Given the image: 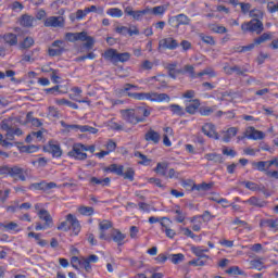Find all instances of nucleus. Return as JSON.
<instances>
[{
    "label": "nucleus",
    "instance_id": "6e6d98bb",
    "mask_svg": "<svg viewBox=\"0 0 278 278\" xmlns=\"http://www.w3.org/2000/svg\"><path fill=\"white\" fill-rule=\"evenodd\" d=\"M174 214H177L175 217L176 223H184L186 220V214L181 211L180 206H177V210L174 211Z\"/></svg>",
    "mask_w": 278,
    "mask_h": 278
},
{
    "label": "nucleus",
    "instance_id": "ddd939ff",
    "mask_svg": "<svg viewBox=\"0 0 278 278\" xmlns=\"http://www.w3.org/2000/svg\"><path fill=\"white\" fill-rule=\"evenodd\" d=\"M124 12L127 16H132L134 21H142V16L151 14V8L147 7L143 10L135 11L132 7H126Z\"/></svg>",
    "mask_w": 278,
    "mask_h": 278
},
{
    "label": "nucleus",
    "instance_id": "a19ab883",
    "mask_svg": "<svg viewBox=\"0 0 278 278\" xmlns=\"http://www.w3.org/2000/svg\"><path fill=\"white\" fill-rule=\"evenodd\" d=\"M204 160H207V162H215V164H223V154L218 153H206L204 155Z\"/></svg>",
    "mask_w": 278,
    "mask_h": 278
},
{
    "label": "nucleus",
    "instance_id": "338daca9",
    "mask_svg": "<svg viewBox=\"0 0 278 278\" xmlns=\"http://www.w3.org/2000/svg\"><path fill=\"white\" fill-rule=\"evenodd\" d=\"M223 155H227L228 157H236L238 155V152H236V150L233 149H229L227 147H225L222 150Z\"/></svg>",
    "mask_w": 278,
    "mask_h": 278
},
{
    "label": "nucleus",
    "instance_id": "49530a36",
    "mask_svg": "<svg viewBox=\"0 0 278 278\" xmlns=\"http://www.w3.org/2000/svg\"><path fill=\"white\" fill-rule=\"evenodd\" d=\"M194 220H204L205 223H210V220H212V214L210 211H205L202 215L193 216L190 223H194Z\"/></svg>",
    "mask_w": 278,
    "mask_h": 278
},
{
    "label": "nucleus",
    "instance_id": "37998d69",
    "mask_svg": "<svg viewBox=\"0 0 278 278\" xmlns=\"http://www.w3.org/2000/svg\"><path fill=\"white\" fill-rule=\"evenodd\" d=\"M86 16H88L86 9L85 10L78 9L75 15H70V20L72 21V23H75V21H84Z\"/></svg>",
    "mask_w": 278,
    "mask_h": 278
},
{
    "label": "nucleus",
    "instance_id": "4d7b16f0",
    "mask_svg": "<svg viewBox=\"0 0 278 278\" xmlns=\"http://www.w3.org/2000/svg\"><path fill=\"white\" fill-rule=\"evenodd\" d=\"M205 75H207L210 78L216 77V71H214L212 67H207L204 71L198 73V77H203Z\"/></svg>",
    "mask_w": 278,
    "mask_h": 278
},
{
    "label": "nucleus",
    "instance_id": "c85d7f7f",
    "mask_svg": "<svg viewBox=\"0 0 278 278\" xmlns=\"http://www.w3.org/2000/svg\"><path fill=\"white\" fill-rule=\"evenodd\" d=\"M37 216L40 220L45 222V225H48V227H53V217H51V213H49V211L41 208L38 211Z\"/></svg>",
    "mask_w": 278,
    "mask_h": 278
},
{
    "label": "nucleus",
    "instance_id": "603ef678",
    "mask_svg": "<svg viewBox=\"0 0 278 278\" xmlns=\"http://www.w3.org/2000/svg\"><path fill=\"white\" fill-rule=\"evenodd\" d=\"M169 110L176 116H184V114H186V112L184 111V108H181V105L179 104H172L169 106Z\"/></svg>",
    "mask_w": 278,
    "mask_h": 278
},
{
    "label": "nucleus",
    "instance_id": "9d476101",
    "mask_svg": "<svg viewBox=\"0 0 278 278\" xmlns=\"http://www.w3.org/2000/svg\"><path fill=\"white\" fill-rule=\"evenodd\" d=\"M46 27H53L64 29L66 26V18L64 16H49L43 21Z\"/></svg>",
    "mask_w": 278,
    "mask_h": 278
},
{
    "label": "nucleus",
    "instance_id": "f704fd0d",
    "mask_svg": "<svg viewBox=\"0 0 278 278\" xmlns=\"http://www.w3.org/2000/svg\"><path fill=\"white\" fill-rule=\"evenodd\" d=\"M191 251L195 257H200V258L204 257L206 260H210V255L205 254V253H210V249L207 248L203 249V247H193L191 248Z\"/></svg>",
    "mask_w": 278,
    "mask_h": 278
},
{
    "label": "nucleus",
    "instance_id": "393cba45",
    "mask_svg": "<svg viewBox=\"0 0 278 278\" xmlns=\"http://www.w3.org/2000/svg\"><path fill=\"white\" fill-rule=\"evenodd\" d=\"M18 23H20L21 27H26L27 29H31V27H34L36 25V17H34L29 14H23L20 17Z\"/></svg>",
    "mask_w": 278,
    "mask_h": 278
},
{
    "label": "nucleus",
    "instance_id": "20e7f679",
    "mask_svg": "<svg viewBox=\"0 0 278 278\" xmlns=\"http://www.w3.org/2000/svg\"><path fill=\"white\" fill-rule=\"evenodd\" d=\"M99 262V256L97 254H91L87 257L73 256L71 258V264L75 268V270H79V268H84L87 273H92V264H97Z\"/></svg>",
    "mask_w": 278,
    "mask_h": 278
},
{
    "label": "nucleus",
    "instance_id": "680f3d73",
    "mask_svg": "<svg viewBox=\"0 0 278 278\" xmlns=\"http://www.w3.org/2000/svg\"><path fill=\"white\" fill-rule=\"evenodd\" d=\"M104 147H105V149H106V151H108L109 153H114V151H116L117 144H116V142L114 141V139H109V140L106 141V143L104 144Z\"/></svg>",
    "mask_w": 278,
    "mask_h": 278
},
{
    "label": "nucleus",
    "instance_id": "423d86ee",
    "mask_svg": "<svg viewBox=\"0 0 278 278\" xmlns=\"http://www.w3.org/2000/svg\"><path fill=\"white\" fill-rule=\"evenodd\" d=\"M125 166L118 164H111L109 167L104 168V173H113L114 175H118V177H124V179H128V181H134L136 177V170L134 167H128L124 173Z\"/></svg>",
    "mask_w": 278,
    "mask_h": 278
},
{
    "label": "nucleus",
    "instance_id": "5701e85b",
    "mask_svg": "<svg viewBox=\"0 0 278 278\" xmlns=\"http://www.w3.org/2000/svg\"><path fill=\"white\" fill-rule=\"evenodd\" d=\"M224 72L226 73V75H233V73H236V75L244 76V73H249V67H247V65H244L243 67L238 65L224 66Z\"/></svg>",
    "mask_w": 278,
    "mask_h": 278
},
{
    "label": "nucleus",
    "instance_id": "39448f33",
    "mask_svg": "<svg viewBox=\"0 0 278 278\" xmlns=\"http://www.w3.org/2000/svg\"><path fill=\"white\" fill-rule=\"evenodd\" d=\"M102 58L106 60L108 62H112V64H118L121 62L122 64H125V62H129L131 60V53L129 52H122L119 53L114 48H109L104 51L102 54Z\"/></svg>",
    "mask_w": 278,
    "mask_h": 278
},
{
    "label": "nucleus",
    "instance_id": "ea45409f",
    "mask_svg": "<svg viewBox=\"0 0 278 278\" xmlns=\"http://www.w3.org/2000/svg\"><path fill=\"white\" fill-rule=\"evenodd\" d=\"M236 136H238V128L230 127L225 131L223 140L224 142H231V138H236Z\"/></svg>",
    "mask_w": 278,
    "mask_h": 278
},
{
    "label": "nucleus",
    "instance_id": "aec40b11",
    "mask_svg": "<svg viewBox=\"0 0 278 278\" xmlns=\"http://www.w3.org/2000/svg\"><path fill=\"white\" fill-rule=\"evenodd\" d=\"M65 220L70 223V229H72L74 236L81 233V224L79 223V219H77L75 215L67 214L65 217Z\"/></svg>",
    "mask_w": 278,
    "mask_h": 278
},
{
    "label": "nucleus",
    "instance_id": "cd10ccee",
    "mask_svg": "<svg viewBox=\"0 0 278 278\" xmlns=\"http://www.w3.org/2000/svg\"><path fill=\"white\" fill-rule=\"evenodd\" d=\"M132 110L135 111L137 118H143V123L151 116V109L148 106L141 105Z\"/></svg>",
    "mask_w": 278,
    "mask_h": 278
},
{
    "label": "nucleus",
    "instance_id": "b1692460",
    "mask_svg": "<svg viewBox=\"0 0 278 278\" xmlns=\"http://www.w3.org/2000/svg\"><path fill=\"white\" fill-rule=\"evenodd\" d=\"M148 81H150L154 90H162V88H166L167 86L166 80H164V76L162 75L150 77Z\"/></svg>",
    "mask_w": 278,
    "mask_h": 278
},
{
    "label": "nucleus",
    "instance_id": "3c124183",
    "mask_svg": "<svg viewBox=\"0 0 278 278\" xmlns=\"http://www.w3.org/2000/svg\"><path fill=\"white\" fill-rule=\"evenodd\" d=\"M41 236V233L28 232V238H34L39 247H47V241L40 239Z\"/></svg>",
    "mask_w": 278,
    "mask_h": 278
},
{
    "label": "nucleus",
    "instance_id": "f3484780",
    "mask_svg": "<svg viewBox=\"0 0 278 278\" xmlns=\"http://www.w3.org/2000/svg\"><path fill=\"white\" fill-rule=\"evenodd\" d=\"M144 140L148 144H159L162 141V135L160 131L150 128L144 134Z\"/></svg>",
    "mask_w": 278,
    "mask_h": 278
},
{
    "label": "nucleus",
    "instance_id": "4c0bfd02",
    "mask_svg": "<svg viewBox=\"0 0 278 278\" xmlns=\"http://www.w3.org/2000/svg\"><path fill=\"white\" fill-rule=\"evenodd\" d=\"M245 203H249L250 205H253L254 207H266L268 205V202L257 198V197H251L245 201Z\"/></svg>",
    "mask_w": 278,
    "mask_h": 278
},
{
    "label": "nucleus",
    "instance_id": "412c9836",
    "mask_svg": "<svg viewBox=\"0 0 278 278\" xmlns=\"http://www.w3.org/2000/svg\"><path fill=\"white\" fill-rule=\"evenodd\" d=\"M245 136L249 140H264V138H266L264 131L257 130L253 126L245 129Z\"/></svg>",
    "mask_w": 278,
    "mask_h": 278
},
{
    "label": "nucleus",
    "instance_id": "7c9ffc66",
    "mask_svg": "<svg viewBox=\"0 0 278 278\" xmlns=\"http://www.w3.org/2000/svg\"><path fill=\"white\" fill-rule=\"evenodd\" d=\"M161 45H162L163 49H168L169 51H175V49H177V47H179V42H177V39H175L173 37L164 38L161 41Z\"/></svg>",
    "mask_w": 278,
    "mask_h": 278
},
{
    "label": "nucleus",
    "instance_id": "c756f323",
    "mask_svg": "<svg viewBox=\"0 0 278 278\" xmlns=\"http://www.w3.org/2000/svg\"><path fill=\"white\" fill-rule=\"evenodd\" d=\"M65 40H68V42H77V40H80L81 42H86V31L66 33Z\"/></svg>",
    "mask_w": 278,
    "mask_h": 278
},
{
    "label": "nucleus",
    "instance_id": "9b49d317",
    "mask_svg": "<svg viewBox=\"0 0 278 278\" xmlns=\"http://www.w3.org/2000/svg\"><path fill=\"white\" fill-rule=\"evenodd\" d=\"M121 114L126 123L130 125H138V123H144V118H140L136 115L134 109L122 110Z\"/></svg>",
    "mask_w": 278,
    "mask_h": 278
},
{
    "label": "nucleus",
    "instance_id": "0e129e2a",
    "mask_svg": "<svg viewBox=\"0 0 278 278\" xmlns=\"http://www.w3.org/2000/svg\"><path fill=\"white\" fill-rule=\"evenodd\" d=\"M50 72H52L51 76H50L52 83L53 84H60V79H61V77H60V70L50 68Z\"/></svg>",
    "mask_w": 278,
    "mask_h": 278
},
{
    "label": "nucleus",
    "instance_id": "c03bdc74",
    "mask_svg": "<svg viewBox=\"0 0 278 278\" xmlns=\"http://www.w3.org/2000/svg\"><path fill=\"white\" fill-rule=\"evenodd\" d=\"M166 10H168L166 5H157L150 9V14H153L154 16H164V14H166Z\"/></svg>",
    "mask_w": 278,
    "mask_h": 278
},
{
    "label": "nucleus",
    "instance_id": "2eb2a0df",
    "mask_svg": "<svg viewBox=\"0 0 278 278\" xmlns=\"http://www.w3.org/2000/svg\"><path fill=\"white\" fill-rule=\"evenodd\" d=\"M252 166L255 170L260 173H265L266 177H273V179H278V170H268L266 169V161H258L252 163Z\"/></svg>",
    "mask_w": 278,
    "mask_h": 278
},
{
    "label": "nucleus",
    "instance_id": "052dcab7",
    "mask_svg": "<svg viewBox=\"0 0 278 278\" xmlns=\"http://www.w3.org/2000/svg\"><path fill=\"white\" fill-rule=\"evenodd\" d=\"M200 40H202V42H204V45H211V46L216 45L214 37L207 36L205 34H200Z\"/></svg>",
    "mask_w": 278,
    "mask_h": 278
},
{
    "label": "nucleus",
    "instance_id": "58836bf2",
    "mask_svg": "<svg viewBox=\"0 0 278 278\" xmlns=\"http://www.w3.org/2000/svg\"><path fill=\"white\" fill-rule=\"evenodd\" d=\"M153 170H154V173H156V175L166 177V173L168 170V162L157 163L156 167Z\"/></svg>",
    "mask_w": 278,
    "mask_h": 278
},
{
    "label": "nucleus",
    "instance_id": "e433bc0d",
    "mask_svg": "<svg viewBox=\"0 0 278 278\" xmlns=\"http://www.w3.org/2000/svg\"><path fill=\"white\" fill-rule=\"evenodd\" d=\"M260 226L268 227V229L273 231H278V219H262Z\"/></svg>",
    "mask_w": 278,
    "mask_h": 278
},
{
    "label": "nucleus",
    "instance_id": "69168bd1",
    "mask_svg": "<svg viewBox=\"0 0 278 278\" xmlns=\"http://www.w3.org/2000/svg\"><path fill=\"white\" fill-rule=\"evenodd\" d=\"M58 231H71V223L65 219V222H61L56 227Z\"/></svg>",
    "mask_w": 278,
    "mask_h": 278
},
{
    "label": "nucleus",
    "instance_id": "bb28decb",
    "mask_svg": "<svg viewBox=\"0 0 278 278\" xmlns=\"http://www.w3.org/2000/svg\"><path fill=\"white\" fill-rule=\"evenodd\" d=\"M61 126L66 129V131L75 130V131H81V134H86L89 131L90 126L88 125H77V124H66L65 122H61Z\"/></svg>",
    "mask_w": 278,
    "mask_h": 278
},
{
    "label": "nucleus",
    "instance_id": "de8ad7c7",
    "mask_svg": "<svg viewBox=\"0 0 278 278\" xmlns=\"http://www.w3.org/2000/svg\"><path fill=\"white\" fill-rule=\"evenodd\" d=\"M36 45V41L34 40V37H26L24 40L20 43V49H31Z\"/></svg>",
    "mask_w": 278,
    "mask_h": 278
},
{
    "label": "nucleus",
    "instance_id": "5fc2aeb1",
    "mask_svg": "<svg viewBox=\"0 0 278 278\" xmlns=\"http://www.w3.org/2000/svg\"><path fill=\"white\" fill-rule=\"evenodd\" d=\"M48 162L49 161L47 160V157H39L35 161H31L30 164L33 166H36L37 168H45V166H47Z\"/></svg>",
    "mask_w": 278,
    "mask_h": 278
},
{
    "label": "nucleus",
    "instance_id": "a18cd8bd",
    "mask_svg": "<svg viewBox=\"0 0 278 278\" xmlns=\"http://www.w3.org/2000/svg\"><path fill=\"white\" fill-rule=\"evenodd\" d=\"M168 260L169 262H172V264L177 265V264H181V262L186 260V255H184V253L169 254Z\"/></svg>",
    "mask_w": 278,
    "mask_h": 278
},
{
    "label": "nucleus",
    "instance_id": "a878e982",
    "mask_svg": "<svg viewBox=\"0 0 278 278\" xmlns=\"http://www.w3.org/2000/svg\"><path fill=\"white\" fill-rule=\"evenodd\" d=\"M1 38L8 47H16L18 45V35L14 33H5Z\"/></svg>",
    "mask_w": 278,
    "mask_h": 278
},
{
    "label": "nucleus",
    "instance_id": "79ce46f5",
    "mask_svg": "<svg viewBox=\"0 0 278 278\" xmlns=\"http://www.w3.org/2000/svg\"><path fill=\"white\" fill-rule=\"evenodd\" d=\"M200 106H201V102L195 99L192 101V103L186 106V112L187 114H197Z\"/></svg>",
    "mask_w": 278,
    "mask_h": 278
},
{
    "label": "nucleus",
    "instance_id": "dca6fc26",
    "mask_svg": "<svg viewBox=\"0 0 278 278\" xmlns=\"http://www.w3.org/2000/svg\"><path fill=\"white\" fill-rule=\"evenodd\" d=\"M241 185H243L247 190H251V192H262L267 198L271 197V193L266 190L264 185L260 186L257 182L253 181H242Z\"/></svg>",
    "mask_w": 278,
    "mask_h": 278
},
{
    "label": "nucleus",
    "instance_id": "1a4fd4ad",
    "mask_svg": "<svg viewBox=\"0 0 278 278\" xmlns=\"http://www.w3.org/2000/svg\"><path fill=\"white\" fill-rule=\"evenodd\" d=\"M266 40H270V34L265 33L261 35L258 38L254 39L253 43H250L248 46H241L236 49L237 53H247V51H253L255 49V45H262L263 42H266Z\"/></svg>",
    "mask_w": 278,
    "mask_h": 278
},
{
    "label": "nucleus",
    "instance_id": "864d4df0",
    "mask_svg": "<svg viewBox=\"0 0 278 278\" xmlns=\"http://www.w3.org/2000/svg\"><path fill=\"white\" fill-rule=\"evenodd\" d=\"M62 53H64V47L48 49V55L50 58H56L58 55H62Z\"/></svg>",
    "mask_w": 278,
    "mask_h": 278
},
{
    "label": "nucleus",
    "instance_id": "4468645a",
    "mask_svg": "<svg viewBox=\"0 0 278 278\" xmlns=\"http://www.w3.org/2000/svg\"><path fill=\"white\" fill-rule=\"evenodd\" d=\"M53 188H58V184L41 180L40 182L30 184L28 190H41L42 192H49L50 190H53Z\"/></svg>",
    "mask_w": 278,
    "mask_h": 278
},
{
    "label": "nucleus",
    "instance_id": "473e14b6",
    "mask_svg": "<svg viewBox=\"0 0 278 278\" xmlns=\"http://www.w3.org/2000/svg\"><path fill=\"white\" fill-rule=\"evenodd\" d=\"M112 182V179H110V177H106V178H98V177H91L90 180H89V184L91 186H102V188H105L108 186H110V184Z\"/></svg>",
    "mask_w": 278,
    "mask_h": 278
},
{
    "label": "nucleus",
    "instance_id": "c9c22d12",
    "mask_svg": "<svg viewBox=\"0 0 278 278\" xmlns=\"http://www.w3.org/2000/svg\"><path fill=\"white\" fill-rule=\"evenodd\" d=\"M250 268L252 270H266L268 267L264 264V258H255L250 261Z\"/></svg>",
    "mask_w": 278,
    "mask_h": 278
},
{
    "label": "nucleus",
    "instance_id": "f03ea898",
    "mask_svg": "<svg viewBox=\"0 0 278 278\" xmlns=\"http://www.w3.org/2000/svg\"><path fill=\"white\" fill-rule=\"evenodd\" d=\"M29 175V169H25L18 165H2L0 166V176L11 179H15V181H27V177Z\"/></svg>",
    "mask_w": 278,
    "mask_h": 278
},
{
    "label": "nucleus",
    "instance_id": "bf43d9fd",
    "mask_svg": "<svg viewBox=\"0 0 278 278\" xmlns=\"http://www.w3.org/2000/svg\"><path fill=\"white\" fill-rule=\"evenodd\" d=\"M215 110L214 106H202L199 112L201 116H211V114H214Z\"/></svg>",
    "mask_w": 278,
    "mask_h": 278
},
{
    "label": "nucleus",
    "instance_id": "f8f14e48",
    "mask_svg": "<svg viewBox=\"0 0 278 278\" xmlns=\"http://www.w3.org/2000/svg\"><path fill=\"white\" fill-rule=\"evenodd\" d=\"M168 23L172 27H175V29H179L181 25H190V17L184 13H180L169 17Z\"/></svg>",
    "mask_w": 278,
    "mask_h": 278
},
{
    "label": "nucleus",
    "instance_id": "e2e57ef3",
    "mask_svg": "<svg viewBox=\"0 0 278 278\" xmlns=\"http://www.w3.org/2000/svg\"><path fill=\"white\" fill-rule=\"evenodd\" d=\"M212 186H213L212 182H210V184L202 182V184H199V185H193L191 190H198V191H200V190H211Z\"/></svg>",
    "mask_w": 278,
    "mask_h": 278
},
{
    "label": "nucleus",
    "instance_id": "a211bd4d",
    "mask_svg": "<svg viewBox=\"0 0 278 278\" xmlns=\"http://www.w3.org/2000/svg\"><path fill=\"white\" fill-rule=\"evenodd\" d=\"M46 151L52 154V157L60 160L62 157V147L56 141H49L46 146Z\"/></svg>",
    "mask_w": 278,
    "mask_h": 278
},
{
    "label": "nucleus",
    "instance_id": "0eeeda50",
    "mask_svg": "<svg viewBox=\"0 0 278 278\" xmlns=\"http://www.w3.org/2000/svg\"><path fill=\"white\" fill-rule=\"evenodd\" d=\"M67 156L71 160H77L78 162H84L88 160V153H86L84 143H74L72 150L67 152Z\"/></svg>",
    "mask_w": 278,
    "mask_h": 278
},
{
    "label": "nucleus",
    "instance_id": "09e8293b",
    "mask_svg": "<svg viewBox=\"0 0 278 278\" xmlns=\"http://www.w3.org/2000/svg\"><path fill=\"white\" fill-rule=\"evenodd\" d=\"M78 212L81 216H93L94 207L92 206H80L78 207Z\"/></svg>",
    "mask_w": 278,
    "mask_h": 278
},
{
    "label": "nucleus",
    "instance_id": "8fccbe9b",
    "mask_svg": "<svg viewBox=\"0 0 278 278\" xmlns=\"http://www.w3.org/2000/svg\"><path fill=\"white\" fill-rule=\"evenodd\" d=\"M108 16H112V18H121L123 16V10L118 8H111L106 11Z\"/></svg>",
    "mask_w": 278,
    "mask_h": 278
},
{
    "label": "nucleus",
    "instance_id": "7ed1b4c3",
    "mask_svg": "<svg viewBox=\"0 0 278 278\" xmlns=\"http://www.w3.org/2000/svg\"><path fill=\"white\" fill-rule=\"evenodd\" d=\"M262 11L253 9L250 11V17L253 18L248 23L241 24L242 31H251L262 34L264 31V24L258 18H262Z\"/></svg>",
    "mask_w": 278,
    "mask_h": 278
},
{
    "label": "nucleus",
    "instance_id": "6ab92c4d",
    "mask_svg": "<svg viewBox=\"0 0 278 278\" xmlns=\"http://www.w3.org/2000/svg\"><path fill=\"white\" fill-rule=\"evenodd\" d=\"M112 227H114V225L112 224V222H110L108 219H104L99 223L100 240H105L106 242H110V240H112V237H110L105 233V231H108V229H112Z\"/></svg>",
    "mask_w": 278,
    "mask_h": 278
},
{
    "label": "nucleus",
    "instance_id": "f257e3e1",
    "mask_svg": "<svg viewBox=\"0 0 278 278\" xmlns=\"http://www.w3.org/2000/svg\"><path fill=\"white\" fill-rule=\"evenodd\" d=\"M127 97L136 101H150L151 103H170L168 93L151 92H127Z\"/></svg>",
    "mask_w": 278,
    "mask_h": 278
},
{
    "label": "nucleus",
    "instance_id": "774afa93",
    "mask_svg": "<svg viewBox=\"0 0 278 278\" xmlns=\"http://www.w3.org/2000/svg\"><path fill=\"white\" fill-rule=\"evenodd\" d=\"M211 29L214 34H227V27L225 26L213 25Z\"/></svg>",
    "mask_w": 278,
    "mask_h": 278
},
{
    "label": "nucleus",
    "instance_id": "4be33fe9",
    "mask_svg": "<svg viewBox=\"0 0 278 278\" xmlns=\"http://www.w3.org/2000/svg\"><path fill=\"white\" fill-rule=\"evenodd\" d=\"M202 134L207 136V138H213L214 140H218V132L216 131V125L212 123H206L202 126Z\"/></svg>",
    "mask_w": 278,
    "mask_h": 278
},
{
    "label": "nucleus",
    "instance_id": "6e6552de",
    "mask_svg": "<svg viewBox=\"0 0 278 278\" xmlns=\"http://www.w3.org/2000/svg\"><path fill=\"white\" fill-rule=\"evenodd\" d=\"M176 67H177V64H175V63L168 65L169 77H172L173 79H177V75L182 73L181 70H176ZM184 73H187L189 75L190 79H197V77H199V73L198 74L194 73L193 65H185Z\"/></svg>",
    "mask_w": 278,
    "mask_h": 278
},
{
    "label": "nucleus",
    "instance_id": "2f4dec72",
    "mask_svg": "<svg viewBox=\"0 0 278 278\" xmlns=\"http://www.w3.org/2000/svg\"><path fill=\"white\" fill-rule=\"evenodd\" d=\"M125 238H127V235L123 233L121 230L115 229L111 240L117 244V247H123L125 244Z\"/></svg>",
    "mask_w": 278,
    "mask_h": 278
},
{
    "label": "nucleus",
    "instance_id": "72a5a7b5",
    "mask_svg": "<svg viewBox=\"0 0 278 278\" xmlns=\"http://www.w3.org/2000/svg\"><path fill=\"white\" fill-rule=\"evenodd\" d=\"M226 275H230L231 277L238 278V277H247V271L242 270L239 266H231L228 269H226Z\"/></svg>",
    "mask_w": 278,
    "mask_h": 278
},
{
    "label": "nucleus",
    "instance_id": "13d9d810",
    "mask_svg": "<svg viewBox=\"0 0 278 278\" xmlns=\"http://www.w3.org/2000/svg\"><path fill=\"white\" fill-rule=\"evenodd\" d=\"M38 146H23L20 151L21 153H38Z\"/></svg>",
    "mask_w": 278,
    "mask_h": 278
}]
</instances>
